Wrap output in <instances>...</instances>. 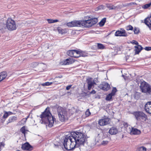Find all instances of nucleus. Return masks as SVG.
<instances>
[{"mask_svg":"<svg viewBox=\"0 0 151 151\" xmlns=\"http://www.w3.org/2000/svg\"><path fill=\"white\" fill-rule=\"evenodd\" d=\"M28 118H27V117L25 119V121H24V122L23 123H22V125H24L25 123V122H26V121L27 120V119H28Z\"/></svg>","mask_w":151,"mask_h":151,"instance_id":"nucleus-48","label":"nucleus"},{"mask_svg":"<svg viewBox=\"0 0 151 151\" xmlns=\"http://www.w3.org/2000/svg\"><path fill=\"white\" fill-rule=\"evenodd\" d=\"M146 148L143 146L137 148V151H146Z\"/></svg>","mask_w":151,"mask_h":151,"instance_id":"nucleus-28","label":"nucleus"},{"mask_svg":"<svg viewBox=\"0 0 151 151\" xmlns=\"http://www.w3.org/2000/svg\"><path fill=\"white\" fill-rule=\"evenodd\" d=\"M99 134H98L97 136L95 138V141L96 142H99L100 139H99Z\"/></svg>","mask_w":151,"mask_h":151,"instance_id":"nucleus-36","label":"nucleus"},{"mask_svg":"<svg viewBox=\"0 0 151 151\" xmlns=\"http://www.w3.org/2000/svg\"><path fill=\"white\" fill-rule=\"evenodd\" d=\"M47 21L49 23H54L58 22V19H47Z\"/></svg>","mask_w":151,"mask_h":151,"instance_id":"nucleus-30","label":"nucleus"},{"mask_svg":"<svg viewBox=\"0 0 151 151\" xmlns=\"http://www.w3.org/2000/svg\"><path fill=\"white\" fill-rule=\"evenodd\" d=\"M2 81V80L1 79V77H0V82L1 81Z\"/></svg>","mask_w":151,"mask_h":151,"instance_id":"nucleus-50","label":"nucleus"},{"mask_svg":"<svg viewBox=\"0 0 151 151\" xmlns=\"http://www.w3.org/2000/svg\"><path fill=\"white\" fill-rule=\"evenodd\" d=\"M22 149L23 150H28L30 151L32 149V147L27 142L22 145Z\"/></svg>","mask_w":151,"mask_h":151,"instance_id":"nucleus-12","label":"nucleus"},{"mask_svg":"<svg viewBox=\"0 0 151 151\" xmlns=\"http://www.w3.org/2000/svg\"><path fill=\"white\" fill-rule=\"evenodd\" d=\"M131 43L133 44L136 45H138V43L136 41L133 40L131 42Z\"/></svg>","mask_w":151,"mask_h":151,"instance_id":"nucleus-41","label":"nucleus"},{"mask_svg":"<svg viewBox=\"0 0 151 151\" xmlns=\"http://www.w3.org/2000/svg\"><path fill=\"white\" fill-rule=\"evenodd\" d=\"M71 85H69L67 86L66 88V89L67 90H69L71 86Z\"/></svg>","mask_w":151,"mask_h":151,"instance_id":"nucleus-45","label":"nucleus"},{"mask_svg":"<svg viewBox=\"0 0 151 151\" xmlns=\"http://www.w3.org/2000/svg\"><path fill=\"white\" fill-rule=\"evenodd\" d=\"M17 119V117L13 116L9 117V118L8 121H7V124L14 122L16 121Z\"/></svg>","mask_w":151,"mask_h":151,"instance_id":"nucleus-20","label":"nucleus"},{"mask_svg":"<svg viewBox=\"0 0 151 151\" xmlns=\"http://www.w3.org/2000/svg\"><path fill=\"white\" fill-rule=\"evenodd\" d=\"M135 48V54H138L142 49V47L140 45H138L137 46H134Z\"/></svg>","mask_w":151,"mask_h":151,"instance_id":"nucleus-19","label":"nucleus"},{"mask_svg":"<svg viewBox=\"0 0 151 151\" xmlns=\"http://www.w3.org/2000/svg\"><path fill=\"white\" fill-rule=\"evenodd\" d=\"M121 124L125 127H127L128 126V124H127V123L126 122H122Z\"/></svg>","mask_w":151,"mask_h":151,"instance_id":"nucleus-40","label":"nucleus"},{"mask_svg":"<svg viewBox=\"0 0 151 151\" xmlns=\"http://www.w3.org/2000/svg\"><path fill=\"white\" fill-rule=\"evenodd\" d=\"M25 120V118H23L21 121H19L18 122L19 124L20 125H22V123H23L24 122Z\"/></svg>","mask_w":151,"mask_h":151,"instance_id":"nucleus-44","label":"nucleus"},{"mask_svg":"<svg viewBox=\"0 0 151 151\" xmlns=\"http://www.w3.org/2000/svg\"><path fill=\"white\" fill-rule=\"evenodd\" d=\"M99 87L104 90L107 91L109 89L110 87L107 82H104L99 86Z\"/></svg>","mask_w":151,"mask_h":151,"instance_id":"nucleus-10","label":"nucleus"},{"mask_svg":"<svg viewBox=\"0 0 151 151\" xmlns=\"http://www.w3.org/2000/svg\"><path fill=\"white\" fill-rule=\"evenodd\" d=\"M0 146H3V147H4V145H5V144L3 142H0Z\"/></svg>","mask_w":151,"mask_h":151,"instance_id":"nucleus-47","label":"nucleus"},{"mask_svg":"<svg viewBox=\"0 0 151 151\" xmlns=\"http://www.w3.org/2000/svg\"><path fill=\"white\" fill-rule=\"evenodd\" d=\"M58 30L59 33H61V34H63V33L62 32V29L61 28H58Z\"/></svg>","mask_w":151,"mask_h":151,"instance_id":"nucleus-42","label":"nucleus"},{"mask_svg":"<svg viewBox=\"0 0 151 151\" xmlns=\"http://www.w3.org/2000/svg\"><path fill=\"white\" fill-rule=\"evenodd\" d=\"M134 34H137L139 33V30L138 28L135 27L134 28Z\"/></svg>","mask_w":151,"mask_h":151,"instance_id":"nucleus-34","label":"nucleus"},{"mask_svg":"<svg viewBox=\"0 0 151 151\" xmlns=\"http://www.w3.org/2000/svg\"><path fill=\"white\" fill-rule=\"evenodd\" d=\"M118 132V130L114 127H111L109 130V132L111 134H115Z\"/></svg>","mask_w":151,"mask_h":151,"instance_id":"nucleus-17","label":"nucleus"},{"mask_svg":"<svg viewBox=\"0 0 151 151\" xmlns=\"http://www.w3.org/2000/svg\"><path fill=\"white\" fill-rule=\"evenodd\" d=\"M58 77L59 78H61L62 77L58 76ZM58 78V77H57L55 78Z\"/></svg>","mask_w":151,"mask_h":151,"instance_id":"nucleus-52","label":"nucleus"},{"mask_svg":"<svg viewBox=\"0 0 151 151\" xmlns=\"http://www.w3.org/2000/svg\"><path fill=\"white\" fill-rule=\"evenodd\" d=\"M81 53L80 52L75 50L73 57L78 58L81 56Z\"/></svg>","mask_w":151,"mask_h":151,"instance_id":"nucleus-22","label":"nucleus"},{"mask_svg":"<svg viewBox=\"0 0 151 151\" xmlns=\"http://www.w3.org/2000/svg\"><path fill=\"white\" fill-rule=\"evenodd\" d=\"M145 23L151 29V15L145 19Z\"/></svg>","mask_w":151,"mask_h":151,"instance_id":"nucleus-16","label":"nucleus"},{"mask_svg":"<svg viewBox=\"0 0 151 151\" xmlns=\"http://www.w3.org/2000/svg\"><path fill=\"white\" fill-rule=\"evenodd\" d=\"M97 80V79L95 78L93 81L91 79H89L87 80L88 88L89 90L91 89L92 87L93 86L94 84H96V81Z\"/></svg>","mask_w":151,"mask_h":151,"instance_id":"nucleus-9","label":"nucleus"},{"mask_svg":"<svg viewBox=\"0 0 151 151\" xmlns=\"http://www.w3.org/2000/svg\"><path fill=\"white\" fill-rule=\"evenodd\" d=\"M7 76V74L6 72L3 71L0 73V77L2 80L6 78Z\"/></svg>","mask_w":151,"mask_h":151,"instance_id":"nucleus-21","label":"nucleus"},{"mask_svg":"<svg viewBox=\"0 0 151 151\" xmlns=\"http://www.w3.org/2000/svg\"><path fill=\"white\" fill-rule=\"evenodd\" d=\"M97 47L98 49H103L105 48L104 45L100 43H97Z\"/></svg>","mask_w":151,"mask_h":151,"instance_id":"nucleus-29","label":"nucleus"},{"mask_svg":"<svg viewBox=\"0 0 151 151\" xmlns=\"http://www.w3.org/2000/svg\"><path fill=\"white\" fill-rule=\"evenodd\" d=\"M109 119L107 118L100 119L99 121V124L101 126L106 125L109 123Z\"/></svg>","mask_w":151,"mask_h":151,"instance_id":"nucleus-11","label":"nucleus"},{"mask_svg":"<svg viewBox=\"0 0 151 151\" xmlns=\"http://www.w3.org/2000/svg\"><path fill=\"white\" fill-rule=\"evenodd\" d=\"M86 138L83 133L80 132H73L69 136H66L63 145L68 150H73L81 145H83Z\"/></svg>","mask_w":151,"mask_h":151,"instance_id":"nucleus-1","label":"nucleus"},{"mask_svg":"<svg viewBox=\"0 0 151 151\" xmlns=\"http://www.w3.org/2000/svg\"><path fill=\"white\" fill-rule=\"evenodd\" d=\"M6 27L9 31L15 30L17 26L15 21L11 18H9L6 21Z\"/></svg>","mask_w":151,"mask_h":151,"instance_id":"nucleus-6","label":"nucleus"},{"mask_svg":"<svg viewBox=\"0 0 151 151\" xmlns=\"http://www.w3.org/2000/svg\"><path fill=\"white\" fill-rule=\"evenodd\" d=\"M6 28V24L4 23L0 22V30L3 31Z\"/></svg>","mask_w":151,"mask_h":151,"instance_id":"nucleus-23","label":"nucleus"},{"mask_svg":"<svg viewBox=\"0 0 151 151\" xmlns=\"http://www.w3.org/2000/svg\"><path fill=\"white\" fill-rule=\"evenodd\" d=\"M42 122L45 123L48 122V126L49 127H52L56 119L53 117L49 110L46 109L40 115Z\"/></svg>","mask_w":151,"mask_h":151,"instance_id":"nucleus-3","label":"nucleus"},{"mask_svg":"<svg viewBox=\"0 0 151 151\" xmlns=\"http://www.w3.org/2000/svg\"><path fill=\"white\" fill-rule=\"evenodd\" d=\"M29 115L28 116H27V118H28L29 117Z\"/></svg>","mask_w":151,"mask_h":151,"instance_id":"nucleus-53","label":"nucleus"},{"mask_svg":"<svg viewBox=\"0 0 151 151\" xmlns=\"http://www.w3.org/2000/svg\"><path fill=\"white\" fill-rule=\"evenodd\" d=\"M117 90L116 88L114 87L113 88L112 92L111 93H112V95H115V93L117 92Z\"/></svg>","mask_w":151,"mask_h":151,"instance_id":"nucleus-33","label":"nucleus"},{"mask_svg":"<svg viewBox=\"0 0 151 151\" xmlns=\"http://www.w3.org/2000/svg\"><path fill=\"white\" fill-rule=\"evenodd\" d=\"M106 18H103L99 22V25L101 26H103L104 24L106 22Z\"/></svg>","mask_w":151,"mask_h":151,"instance_id":"nucleus-26","label":"nucleus"},{"mask_svg":"<svg viewBox=\"0 0 151 151\" xmlns=\"http://www.w3.org/2000/svg\"><path fill=\"white\" fill-rule=\"evenodd\" d=\"M97 18H94L87 20L83 21H75L68 23L67 25L70 27H90L96 24L98 22Z\"/></svg>","mask_w":151,"mask_h":151,"instance_id":"nucleus-2","label":"nucleus"},{"mask_svg":"<svg viewBox=\"0 0 151 151\" xmlns=\"http://www.w3.org/2000/svg\"><path fill=\"white\" fill-rule=\"evenodd\" d=\"M115 35L116 36L127 37L128 36V35L126 33L125 30L124 29H121L115 32Z\"/></svg>","mask_w":151,"mask_h":151,"instance_id":"nucleus-8","label":"nucleus"},{"mask_svg":"<svg viewBox=\"0 0 151 151\" xmlns=\"http://www.w3.org/2000/svg\"><path fill=\"white\" fill-rule=\"evenodd\" d=\"M52 83V82H46L45 83H42V86H49L51 85Z\"/></svg>","mask_w":151,"mask_h":151,"instance_id":"nucleus-32","label":"nucleus"},{"mask_svg":"<svg viewBox=\"0 0 151 151\" xmlns=\"http://www.w3.org/2000/svg\"><path fill=\"white\" fill-rule=\"evenodd\" d=\"M28 118H27V117L25 119V121H24V122L23 123H22V125H24L25 123V122H26V121L27 120V119H28Z\"/></svg>","mask_w":151,"mask_h":151,"instance_id":"nucleus-49","label":"nucleus"},{"mask_svg":"<svg viewBox=\"0 0 151 151\" xmlns=\"http://www.w3.org/2000/svg\"><path fill=\"white\" fill-rule=\"evenodd\" d=\"M2 81V80L1 79V77H0V82L1 81Z\"/></svg>","mask_w":151,"mask_h":151,"instance_id":"nucleus-51","label":"nucleus"},{"mask_svg":"<svg viewBox=\"0 0 151 151\" xmlns=\"http://www.w3.org/2000/svg\"><path fill=\"white\" fill-rule=\"evenodd\" d=\"M136 119L138 121H145L147 119V116L143 112L136 111L133 113Z\"/></svg>","mask_w":151,"mask_h":151,"instance_id":"nucleus-7","label":"nucleus"},{"mask_svg":"<svg viewBox=\"0 0 151 151\" xmlns=\"http://www.w3.org/2000/svg\"><path fill=\"white\" fill-rule=\"evenodd\" d=\"M140 131L137 129L132 127L130 130V134L134 135H138L140 134Z\"/></svg>","mask_w":151,"mask_h":151,"instance_id":"nucleus-15","label":"nucleus"},{"mask_svg":"<svg viewBox=\"0 0 151 151\" xmlns=\"http://www.w3.org/2000/svg\"><path fill=\"white\" fill-rule=\"evenodd\" d=\"M141 91L147 95H151V86L145 81L142 82L140 86Z\"/></svg>","mask_w":151,"mask_h":151,"instance_id":"nucleus-5","label":"nucleus"},{"mask_svg":"<svg viewBox=\"0 0 151 151\" xmlns=\"http://www.w3.org/2000/svg\"><path fill=\"white\" fill-rule=\"evenodd\" d=\"M4 114L3 116L2 119H1L2 122H3L5 121L6 119L9 116L13 114V113L12 112H11L10 111H4Z\"/></svg>","mask_w":151,"mask_h":151,"instance_id":"nucleus-14","label":"nucleus"},{"mask_svg":"<svg viewBox=\"0 0 151 151\" xmlns=\"http://www.w3.org/2000/svg\"><path fill=\"white\" fill-rule=\"evenodd\" d=\"M104 9V6L103 5H101L97 7L95 9V10L96 11H98L99 10Z\"/></svg>","mask_w":151,"mask_h":151,"instance_id":"nucleus-31","label":"nucleus"},{"mask_svg":"<svg viewBox=\"0 0 151 151\" xmlns=\"http://www.w3.org/2000/svg\"><path fill=\"white\" fill-rule=\"evenodd\" d=\"M75 50H70L67 52V53L68 55L71 57H73V56L74 51Z\"/></svg>","mask_w":151,"mask_h":151,"instance_id":"nucleus-24","label":"nucleus"},{"mask_svg":"<svg viewBox=\"0 0 151 151\" xmlns=\"http://www.w3.org/2000/svg\"><path fill=\"white\" fill-rule=\"evenodd\" d=\"M58 114L60 120L64 122L68 119L67 112L66 109L61 107L58 108Z\"/></svg>","mask_w":151,"mask_h":151,"instance_id":"nucleus-4","label":"nucleus"},{"mask_svg":"<svg viewBox=\"0 0 151 151\" xmlns=\"http://www.w3.org/2000/svg\"><path fill=\"white\" fill-rule=\"evenodd\" d=\"M126 29L127 30H132L133 29V27H132V26L131 25H129V26H128L126 27Z\"/></svg>","mask_w":151,"mask_h":151,"instance_id":"nucleus-35","label":"nucleus"},{"mask_svg":"<svg viewBox=\"0 0 151 151\" xmlns=\"http://www.w3.org/2000/svg\"><path fill=\"white\" fill-rule=\"evenodd\" d=\"M144 49L147 51H149L151 50V47H145Z\"/></svg>","mask_w":151,"mask_h":151,"instance_id":"nucleus-43","label":"nucleus"},{"mask_svg":"<svg viewBox=\"0 0 151 151\" xmlns=\"http://www.w3.org/2000/svg\"><path fill=\"white\" fill-rule=\"evenodd\" d=\"M91 114V113L89 111V109H88L87 110L86 112V115L87 116H88Z\"/></svg>","mask_w":151,"mask_h":151,"instance_id":"nucleus-39","label":"nucleus"},{"mask_svg":"<svg viewBox=\"0 0 151 151\" xmlns=\"http://www.w3.org/2000/svg\"><path fill=\"white\" fill-rule=\"evenodd\" d=\"M151 6V2L148 3L142 6V7L143 9H147L148 8Z\"/></svg>","mask_w":151,"mask_h":151,"instance_id":"nucleus-27","label":"nucleus"},{"mask_svg":"<svg viewBox=\"0 0 151 151\" xmlns=\"http://www.w3.org/2000/svg\"><path fill=\"white\" fill-rule=\"evenodd\" d=\"M108 143V142L107 140H104L102 142L101 144L103 145H106Z\"/></svg>","mask_w":151,"mask_h":151,"instance_id":"nucleus-38","label":"nucleus"},{"mask_svg":"<svg viewBox=\"0 0 151 151\" xmlns=\"http://www.w3.org/2000/svg\"><path fill=\"white\" fill-rule=\"evenodd\" d=\"M62 63L63 65H67L72 64L73 63V61L70 58H67L63 60Z\"/></svg>","mask_w":151,"mask_h":151,"instance_id":"nucleus-18","label":"nucleus"},{"mask_svg":"<svg viewBox=\"0 0 151 151\" xmlns=\"http://www.w3.org/2000/svg\"><path fill=\"white\" fill-rule=\"evenodd\" d=\"M112 93H110L108 94L106 98V100L107 101H110L112 99V97L114 96L112 95Z\"/></svg>","mask_w":151,"mask_h":151,"instance_id":"nucleus-25","label":"nucleus"},{"mask_svg":"<svg viewBox=\"0 0 151 151\" xmlns=\"http://www.w3.org/2000/svg\"><path fill=\"white\" fill-rule=\"evenodd\" d=\"M145 109L146 112L151 114V102H148L145 104Z\"/></svg>","mask_w":151,"mask_h":151,"instance_id":"nucleus-13","label":"nucleus"},{"mask_svg":"<svg viewBox=\"0 0 151 151\" xmlns=\"http://www.w3.org/2000/svg\"><path fill=\"white\" fill-rule=\"evenodd\" d=\"M20 131L23 134H25V127L24 126L23 127L20 129Z\"/></svg>","mask_w":151,"mask_h":151,"instance_id":"nucleus-37","label":"nucleus"},{"mask_svg":"<svg viewBox=\"0 0 151 151\" xmlns=\"http://www.w3.org/2000/svg\"><path fill=\"white\" fill-rule=\"evenodd\" d=\"M96 91L94 90H93L90 93L91 94H95L96 93Z\"/></svg>","mask_w":151,"mask_h":151,"instance_id":"nucleus-46","label":"nucleus"}]
</instances>
